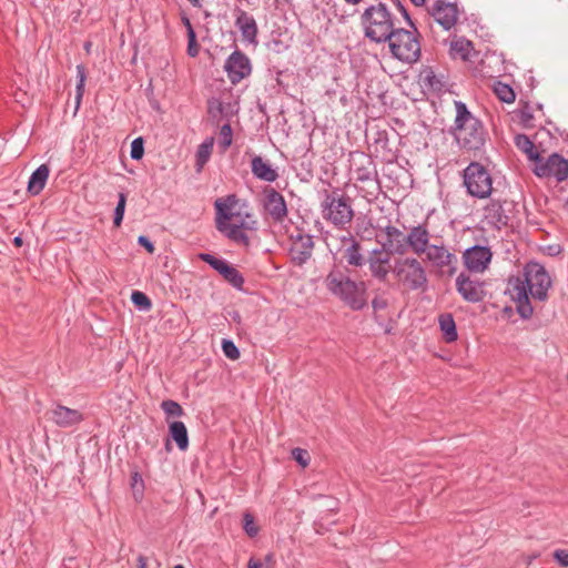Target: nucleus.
<instances>
[{"label":"nucleus","mask_w":568,"mask_h":568,"mask_svg":"<svg viewBox=\"0 0 568 568\" xmlns=\"http://www.w3.org/2000/svg\"><path fill=\"white\" fill-rule=\"evenodd\" d=\"M551 285L552 280L545 266L530 261L524 266L520 274L508 278L505 293L516 303V310L520 317L527 320L534 314L529 298L545 302Z\"/></svg>","instance_id":"nucleus-1"},{"label":"nucleus","mask_w":568,"mask_h":568,"mask_svg":"<svg viewBox=\"0 0 568 568\" xmlns=\"http://www.w3.org/2000/svg\"><path fill=\"white\" fill-rule=\"evenodd\" d=\"M215 227L230 241L250 246L248 231L257 230V221L247 210V204L241 202L235 194H229L215 200Z\"/></svg>","instance_id":"nucleus-2"},{"label":"nucleus","mask_w":568,"mask_h":568,"mask_svg":"<svg viewBox=\"0 0 568 568\" xmlns=\"http://www.w3.org/2000/svg\"><path fill=\"white\" fill-rule=\"evenodd\" d=\"M432 235L426 224H418L409 229L406 234V245L416 256L425 255V260L442 275L453 276L457 272L458 257L444 244L430 243Z\"/></svg>","instance_id":"nucleus-3"},{"label":"nucleus","mask_w":568,"mask_h":568,"mask_svg":"<svg viewBox=\"0 0 568 568\" xmlns=\"http://www.w3.org/2000/svg\"><path fill=\"white\" fill-rule=\"evenodd\" d=\"M323 282L326 291L352 311L367 306L366 283L352 278L346 267L334 264Z\"/></svg>","instance_id":"nucleus-4"},{"label":"nucleus","mask_w":568,"mask_h":568,"mask_svg":"<svg viewBox=\"0 0 568 568\" xmlns=\"http://www.w3.org/2000/svg\"><path fill=\"white\" fill-rule=\"evenodd\" d=\"M455 136L460 145L468 150H479L485 143V130L481 122L473 115L467 105L455 101Z\"/></svg>","instance_id":"nucleus-5"},{"label":"nucleus","mask_w":568,"mask_h":568,"mask_svg":"<svg viewBox=\"0 0 568 568\" xmlns=\"http://www.w3.org/2000/svg\"><path fill=\"white\" fill-rule=\"evenodd\" d=\"M395 1L408 24L414 28V31L395 28L386 42H388L390 52L394 58L403 62L413 63L416 62L420 57V43L417 39V29L408 16L407 10L398 0Z\"/></svg>","instance_id":"nucleus-6"},{"label":"nucleus","mask_w":568,"mask_h":568,"mask_svg":"<svg viewBox=\"0 0 568 568\" xmlns=\"http://www.w3.org/2000/svg\"><path fill=\"white\" fill-rule=\"evenodd\" d=\"M361 22L364 36L375 43L386 42L395 29L393 16L384 3L365 9Z\"/></svg>","instance_id":"nucleus-7"},{"label":"nucleus","mask_w":568,"mask_h":568,"mask_svg":"<svg viewBox=\"0 0 568 568\" xmlns=\"http://www.w3.org/2000/svg\"><path fill=\"white\" fill-rule=\"evenodd\" d=\"M392 274L400 286L409 291L423 290L428 283L426 267L416 256L395 258Z\"/></svg>","instance_id":"nucleus-8"},{"label":"nucleus","mask_w":568,"mask_h":568,"mask_svg":"<svg viewBox=\"0 0 568 568\" xmlns=\"http://www.w3.org/2000/svg\"><path fill=\"white\" fill-rule=\"evenodd\" d=\"M463 182L467 193L477 199H487L493 191L489 171L478 162H471L464 170Z\"/></svg>","instance_id":"nucleus-9"},{"label":"nucleus","mask_w":568,"mask_h":568,"mask_svg":"<svg viewBox=\"0 0 568 568\" xmlns=\"http://www.w3.org/2000/svg\"><path fill=\"white\" fill-rule=\"evenodd\" d=\"M323 216L336 227L344 229L354 217L349 197L336 192L327 194L323 202Z\"/></svg>","instance_id":"nucleus-10"},{"label":"nucleus","mask_w":568,"mask_h":568,"mask_svg":"<svg viewBox=\"0 0 568 568\" xmlns=\"http://www.w3.org/2000/svg\"><path fill=\"white\" fill-rule=\"evenodd\" d=\"M392 251L386 243L382 246L373 248L366 258L368 270L373 278L379 282H386L392 273Z\"/></svg>","instance_id":"nucleus-11"},{"label":"nucleus","mask_w":568,"mask_h":568,"mask_svg":"<svg viewBox=\"0 0 568 568\" xmlns=\"http://www.w3.org/2000/svg\"><path fill=\"white\" fill-rule=\"evenodd\" d=\"M534 173L539 178L552 176L558 182H562L568 178V161L557 153L547 159L539 155L534 163Z\"/></svg>","instance_id":"nucleus-12"},{"label":"nucleus","mask_w":568,"mask_h":568,"mask_svg":"<svg viewBox=\"0 0 568 568\" xmlns=\"http://www.w3.org/2000/svg\"><path fill=\"white\" fill-rule=\"evenodd\" d=\"M199 258L207 263L213 270H215L223 278L229 282L233 287L237 290L243 288L244 277L242 274L231 264L223 258H217L209 253H200Z\"/></svg>","instance_id":"nucleus-13"},{"label":"nucleus","mask_w":568,"mask_h":568,"mask_svg":"<svg viewBox=\"0 0 568 568\" xmlns=\"http://www.w3.org/2000/svg\"><path fill=\"white\" fill-rule=\"evenodd\" d=\"M224 70L231 83L237 84L251 74L252 65L245 53L240 50H235L226 59Z\"/></svg>","instance_id":"nucleus-14"},{"label":"nucleus","mask_w":568,"mask_h":568,"mask_svg":"<svg viewBox=\"0 0 568 568\" xmlns=\"http://www.w3.org/2000/svg\"><path fill=\"white\" fill-rule=\"evenodd\" d=\"M263 207L266 214L275 223H283L288 211L284 196L274 187H265L263 191Z\"/></svg>","instance_id":"nucleus-15"},{"label":"nucleus","mask_w":568,"mask_h":568,"mask_svg":"<svg viewBox=\"0 0 568 568\" xmlns=\"http://www.w3.org/2000/svg\"><path fill=\"white\" fill-rule=\"evenodd\" d=\"M493 253L488 246L474 245L467 248L463 254V261L466 268L474 273H484L490 262Z\"/></svg>","instance_id":"nucleus-16"},{"label":"nucleus","mask_w":568,"mask_h":568,"mask_svg":"<svg viewBox=\"0 0 568 568\" xmlns=\"http://www.w3.org/2000/svg\"><path fill=\"white\" fill-rule=\"evenodd\" d=\"M429 13L447 31L455 27L459 16L457 4L445 0H436L429 9Z\"/></svg>","instance_id":"nucleus-17"},{"label":"nucleus","mask_w":568,"mask_h":568,"mask_svg":"<svg viewBox=\"0 0 568 568\" xmlns=\"http://www.w3.org/2000/svg\"><path fill=\"white\" fill-rule=\"evenodd\" d=\"M456 290L469 303H478L485 297L484 283L479 280H473L465 273H460L456 277Z\"/></svg>","instance_id":"nucleus-18"},{"label":"nucleus","mask_w":568,"mask_h":568,"mask_svg":"<svg viewBox=\"0 0 568 568\" xmlns=\"http://www.w3.org/2000/svg\"><path fill=\"white\" fill-rule=\"evenodd\" d=\"M314 248L313 236L306 233L298 232L292 237V246L290 255L296 265L305 264L312 256Z\"/></svg>","instance_id":"nucleus-19"},{"label":"nucleus","mask_w":568,"mask_h":568,"mask_svg":"<svg viewBox=\"0 0 568 568\" xmlns=\"http://www.w3.org/2000/svg\"><path fill=\"white\" fill-rule=\"evenodd\" d=\"M341 242L345 247L343 255L347 265L362 267L366 263V258L362 253L361 243L351 233L341 236Z\"/></svg>","instance_id":"nucleus-20"},{"label":"nucleus","mask_w":568,"mask_h":568,"mask_svg":"<svg viewBox=\"0 0 568 568\" xmlns=\"http://www.w3.org/2000/svg\"><path fill=\"white\" fill-rule=\"evenodd\" d=\"M235 26L240 30L243 41L248 44H257V24L253 16L242 9L236 10Z\"/></svg>","instance_id":"nucleus-21"},{"label":"nucleus","mask_w":568,"mask_h":568,"mask_svg":"<svg viewBox=\"0 0 568 568\" xmlns=\"http://www.w3.org/2000/svg\"><path fill=\"white\" fill-rule=\"evenodd\" d=\"M52 420L60 427H70L83 420V415L78 409H72L63 405H57L51 410Z\"/></svg>","instance_id":"nucleus-22"},{"label":"nucleus","mask_w":568,"mask_h":568,"mask_svg":"<svg viewBox=\"0 0 568 568\" xmlns=\"http://www.w3.org/2000/svg\"><path fill=\"white\" fill-rule=\"evenodd\" d=\"M254 176L265 182H274L278 178L277 171L261 156H254L251 162Z\"/></svg>","instance_id":"nucleus-23"},{"label":"nucleus","mask_w":568,"mask_h":568,"mask_svg":"<svg viewBox=\"0 0 568 568\" xmlns=\"http://www.w3.org/2000/svg\"><path fill=\"white\" fill-rule=\"evenodd\" d=\"M474 47L471 41L464 37L456 38L450 42L449 53L454 59L467 61L470 59Z\"/></svg>","instance_id":"nucleus-24"},{"label":"nucleus","mask_w":568,"mask_h":568,"mask_svg":"<svg viewBox=\"0 0 568 568\" xmlns=\"http://www.w3.org/2000/svg\"><path fill=\"white\" fill-rule=\"evenodd\" d=\"M50 170L47 164H41L30 176L28 182V191L37 195L39 194L45 185V182L48 180Z\"/></svg>","instance_id":"nucleus-25"},{"label":"nucleus","mask_w":568,"mask_h":568,"mask_svg":"<svg viewBox=\"0 0 568 568\" xmlns=\"http://www.w3.org/2000/svg\"><path fill=\"white\" fill-rule=\"evenodd\" d=\"M384 233L386 234L388 242L387 247H392L394 242H398V244L395 246L394 251L398 254H404L407 248H409L406 245V235L396 226L387 225L384 227Z\"/></svg>","instance_id":"nucleus-26"},{"label":"nucleus","mask_w":568,"mask_h":568,"mask_svg":"<svg viewBox=\"0 0 568 568\" xmlns=\"http://www.w3.org/2000/svg\"><path fill=\"white\" fill-rule=\"evenodd\" d=\"M485 219L495 225H506L508 217L504 213L503 205L498 201H491L484 210Z\"/></svg>","instance_id":"nucleus-27"},{"label":"nucleus","mask_w":568,"mask_h":568,"mask_svg":"<svg viewBox=\"0 0 568 568\" xmlns=\"http://www.w3.org/2000/svg\"><path fill=\"white\" fill-rule=\"evenodd\" d=\"M170 436L176 443L180 450H186L189 447L187 429L183 422L175 420L169 426Z\"/></svg>","instance_id":"nucleus-28"},{"label":"nucleus","mask_w":568,"mask_h":568,"mask_svg":"<svg viewBox=\"0 0 568 568\" xmlns=\"http://www.w3.org/2000/svg\"><path fill=\"white\" fill-rule=\"evenodd\" d=\"M438 323L443 337L447 343H453L458 338L456 324L450 313H444L439 315Z\"/></svg>","instance_id":"nucleus-29"},{"label":"nucleus","mask_w":568,"mask_h":568,"mask_svg":"<svg viewBox=\"0 0 568 568\" xmlns=\"http://www.w3.org/2000/svg\"><path fill=\"white\" fill-rule=\"evenodd\" d=\"M515 145L534 163L538 160L539 153L537 152L535 144L526 134H517L515 136Z\"/></svg>","instance_id":"nucleus-30"},{"label":"nucleus","mask_w":568,"mask_h":568,"mask_svg":"<svg viewBox=\"0 0 568 568\" xmlns=\"http://www.w3.org/2000/svg\"><path fill=\"white\" fill-rule=\"evenodd\" d=\"M213 149V139L204 141L200 144L196 151V171L201 172L204 165L210 160L211 153Z\"/></svg>","instance_id":"nucleus-31"},{"label":"nucleus","mask_w":568,"mask_h":568,"mask_svg":"<svg viewBox=\"0 0 568 568\" xmlns=\"http://www.w3.org/2000/svg\"><path fill=\"white\" fill-rule=\"evenodd\" d=\"M494 92L505 103H513L516 99L513 88L499 81L494 84Z\"/></svg>","instance_id":"nucleus-32"},{"label":"nucleus","mask_w":568,"mask_h":568,"mask_svg":"<svg viewBox=\"0 0 568 568\" xmlns=\"http://www.w3.org/2000/svg\"><path fill=\"white\" fill-rule=\"evenodd\" d=\"M131 301L135 306L144 311L150 310L152 306L151 300L140 291L132 292Z\"/></svg>","instance_id":"nucleus-33"},{"label":"nucleus","mask_w":568,"mask_h":568,"mask_svg":"<svg viewBox=\"0 0 568 568\" xmlns=\"http://www.w3.org/2000/svg\"><path fill=\"white\" fill-rule=\"evenodd\" d=\"M161 407L168 416L180 417L183 415V409L181 405L174 400H163Z\"/></svg>","instance_id":"nucleus-34"},{"label":"nucleus","mask_w":568,"mask_h":568,"mask_svg":"<svg viewBox=\"0 0 568 568\" xmlns=\"http://www.w3.org/2000/svg\"><path fill=\"white\" fill-rule=\"evenodd\" d=\"M126 203V195L124 193H119V201L114 210V219L113 223L115 226H120L124 216Z\"/></svg>","instance_id":"nucleus-35"},{"label":"nucleus","mask_w":568,"mask_h":568,"mask_svg":"<svg viewBox=\"0 0 568 568\" xmlns=\"http://www.w3.org/2000/svg\"><path fill=\"white\" fill-rule=\"evenodd\" d=\"M77 73H78V83H77V106H79L83 91H84V83H85V69L83 65H77Z\"/></svg>","instance_id":"nucleus-36"},{"label":"nucleus","mask_w":568,"mask_h":568,"mask_svg":"<svg viewBox=\"0 0 568 568\" xmlns=\"http://www.w3.org/2000/svg\"><path fill=\"white\" fill-rule=\"evenodd\" d=\"M244 530L250 537H255L258 534V526L255 524L254 517L250 513L243 516Z\"/></svg>","instance_id":"nucleus-37"},{"label":"nucleus","mask_w":568,"mask_h":568,"mask_svg":"<svg viewBox=\"0 0 568 568\" xmlns=\"http://www.w3.org/2000/svg\"><path fill=\"white\" fill-rule=\"evenodd\" d=\"M200 52V47L196 41V34L194 30L187 32V54L195 58Z\"/></svg>","instance_id":"nucleus-38"},{"label":"nucleus","mask_w":568,"mask_h":568,"mask_svg":"<svg viewBox=\"0 0 568 568\" xmlns=\"http://www.w3.org/2000/svg\"><path fill=\"white\" fill-rule=\"evenodd\" d=\"M292 456L302 467H306L310 464V454L306 449L303 448H294L292 450Z\"/></svg>","instance_id":"nucleus-39"},{"label":"nucleus","mask_w":568,"mask_h":568,"mask_svg":"<svg viewBox=\"0 0 568 568\" xmlns=\"http://www.w3.org/2000/svg\"><path fill=\"white\" fill-rule=\"evenodd\" d=\"M221 145L227 149L232 144V129L230 124L222 125L220 130Z\"/></svg>","instance_id":"nucleus-40"},{"label":"nucleus","mask_w":568,"mask_h":568,"mask_svg":"<svg viewBox=\"0 0 568 568\" xmlns=\"http://www.w3.org/2000/svg\"><path fill=\"white\" fill-rule=\"evenodd\" d=\"M143 140L142 138H136L131 143V158L133 160H140L143 156Z\"/></svg>","instance_id":"nucleus-41"},{"label":"nucleus","mask_w":568,"mask_h":568,"mask_svg":"<svg viewBox=\"0 0 568 568\" xmlns=\"http://www.w3.org/2000/svg\"><path fill=\"white\" fill-rule=\"evenodd\" d=\"M222 348L227 358H230V359L239 358L240 352L232 341H223Z\"/></svg>","instance_id":"nucleus-42"},{"label":"nucleus","mask_w":568,"mask_h":568,"mask_svg":"<svg viewBox=\"0 0 568 568\" xmlns=\"http://www.w3.org/2000/svg\"><path fill=\"white\" fill-rule=\"evenodd\" d=\"M372 307L375 313L384 311L388 307V301L383 294H378L373 298Z\"/></svg>","instance_id":"nucleus-43"},{"label":"nucleus","mask_w":568,"mask_h":568,"mask_svg":"<svg viewBox=\"0 0 568 568\" xmlns=\"http://www.w3.org/2000/svg\"><path fill=\"white\" fill-rule=\"evenodd\" d=\"M552 557L561 567H568V549H556Z\"/></svg>","instance_id":"nucleus-44"},{"label":"nucleus","mask_w":568,"mask_h":568,"mask_svg":"<svg viewBox=\"0 0 568 568\" xmlns=\"http://www.w3.org/2000/svg\"><path fill=\"white\" fill-rule=\"evenodd\" d=\"M356 180L361 182H366L373 180L374 172L367 168H358L355 171Z\"/></svg>","instance_id":"nucleus-45"},{"label":"nucleus","mask_w":568,"mask_h":568,"mask_svg":"<svg viewBox=\"0 0 568 568\" xmlns=\"http://www.w3.org/2000/svg\"><path fill=\"white\" fill-rule=\"evenodd\" d=\"M138 243L143 246L150 254H153L155 251V247L153 243L144 235L139 236Z\"/></svg>","instance_id":"nucleus-46"},{"label":"nucleus","mask_w":568,"mask_h":568,"mask_svg":"<svg viewBox=\"0 0 568 568\" xmlns=\"http://www.w3.org/2000/svg\"><path fill=\"white\" fill-rule=\"evenodd\" d=\"M138 568H148V559L145 556L140 555L136 559Z\"/></svg>","instance_id":"nucleus-47"},{"label":"nucleus","mask_w":568,"mask_h":568,"mask_svg":"<svg viewBox=\"0 0 568 568\" xmlns=\"http://www.w3.org/2000/svg\"><path fill=\"white\" fill-rule=\"evenodd\" d=\"M181 20H182V23L184 24V27L186 28V33L191 32V30H194L191 24L190 19L186 16H182Z\"/></svg>","instance_id":"nucleus-48"},{"label":"nucleus","mask_w":568,"mask_h":568,"mask_svg":"<svg viewBox=\"0 0 568 568\" xmlns=\"http://www.w3.org/2000/svg\"><path fill=\"white\" fill-rule=\"evenodd\" d=\"M274 564V555L273 554H267L264 558V566L266 568H270L272 565Z\"/></svg>","instance_id":"nucleus-49"},{"label":"nucleus","mask_w":568,"mask_h":568,"mask_svg":"<svg viewBox=\"0 0 568 568\" xmlns=\"http://www.w3.org/2000/svg\"><path fill=\"white\" fill-rule=\"evenodd\" d=\"M292 0H274V6L276 8H282L284 6L291 4Z\"/></svg>","instance_id":"nucleus-50"},{"label":"nucleus","mask_w":568,"mask_h":568,"mask_svg":"<svg viewBox=\"0 0 568 568\" xmlns=\"http://www.w3.org/2000/svg\"><path fill=\"white\" fill-rule=\"evenodd\" d=\"M263 564L253 559H250L247 567L248 568H262Z\"/></svg>","instance_id":"nucleus-51"},{"label":"nucleus","mask_w":568,"mask_h":568,"mask_svg":"<svg viewBox=\"0 0 568 568\" xmlns=\"http://www.w3.org/2000/svg\"><path fill=\"white\" fill-rule=\"evenodd\" d=\"M13 244H14L16 246H18V247L22 246V244H23V240H22V237H21V236H16V237L13 239Z\"/></svg>","instance_id":"nucleus-52"},{"label":"nucleus","mask_w":568,"mask_h":568,"mask_svg":"<svg viewBox=\"0 0 568 568\" xmlns=\"http://www.w3.org/2000/svg\"><path fill=\"white\" fill-rule=\"evenodd\" d=\"M194 7H202V0H189Z\"/></svg>","instance_id":"nucleus-53"},{"label":"nucleus","mask_w":568,"mask_h":568,"mask_svg":"<svg viewBox=\"0 0 568 568\" xmlns=\"http://www.w3.org/2000/svg\"><path fill=\"white\" fill-rule=\"evenodd\" d=\"M412 2L416 6H423L425 3V0H412Z\"/></svg>","instance_id":"nucleus-54"},{"label":"nucleus","mask_w":568,"mask_h":568,"mask_svg":"<svg viewBox=\"0 0 568 568\" xmlns=\"http://www.w3.org/2000/svg\"><path fill=\"white\" fill-rule=\"evenodd\" d=\"M347 3L349 4H357L359 3L362 0H345Z\"/></svg>","instance_id":"nucleus-55"},{"label":"nucleus","mask_w":568,"mask_h":568,"mask_svg":"<svg viewBox=\"0 0 568 568\" xmlns=\"http://www.w3.org/2000/svg\"><path fill=\"white\" fill-rule=\"evenodd\" d=\"M174 568H184L182 565H176Z\"/></svg>","instance_id":"nucleus-56"}]
</instances>
